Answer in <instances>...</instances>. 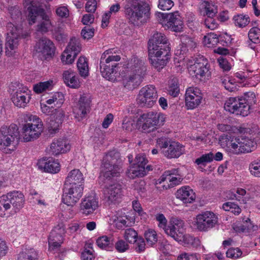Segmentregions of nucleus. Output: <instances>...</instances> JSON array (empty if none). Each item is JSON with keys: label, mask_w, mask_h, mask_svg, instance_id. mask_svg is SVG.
Listing matches in <instances>:
<instances>
[{"label": "nucleus", "mask_w": 260, "mask_h": 260, "mask_svg": "<svg viewBox=\"0 0 260 260\" xmlns=\"http://www.w3.org/2000/svg\"><path fill=\"white\" fill-rule=\"evenodd\" d=\"M146 71L144 61L137 56H133L120 70L122 85L128 89L136 88L142 82Z\"/></svg>", "instance_id": "f257e3e1"}, {"label": "nucleus", "mask_w": 260, "mask_h": 260, "mask_svg": "<svg viewBox=\"0 0 260 260\" xmlns=\"http://www.w3.org/2000/svg\"><path fill=\"white\" fill-rule=\"evenodd\" d=\"M124 9L126 19L135 25L144 24L150 18V7L145 0H131Z\"/></svg>", "instance_id": "f03ea898"}, {"label": "nucleus", "mask_w": 260, "mask_h": 260, "mask_svg": "<svg viewBox=\"0 0 260 260\" xmlns=\"http://www.w3.org/2000/svg\"><path fill=\"white\" fill-rule=\"evenodd\" d=\"M256 96L252 91L245 93L242 98L231 97L225 103L224 109L233 114L247 116L251 106L256 103Z\"/></svg>", "instance_id": "7ed1b4c3"}, {"label": "nucleus", "mask_w": 260, "mask_h": 260, "mask_svg": "<svg viewBox=\"0 0 260 260\" xmlns=\"http://www.w3.org/2000/svg\"><path fill=\"white\" fill-rule=\"evenodd\" d=\"M27 19L30 25L36 23L37 18L40 16L42 19L37 25L36 30L42 34H46L52 30L53 24L49 16L46 14L45 10L40 6L31 3L27 9Z\"/></svg>", "instance_id": "20e7f679"}, {"label": "nucleus", "mask_w": 260, "mask_h": 260, "mask_svg": "<svg viewBox=\"0 0 260 260\" xmlns=\"http://www.w3.org/2000/svg\"><path fill=\"white\" fill-rule=\"evenodd\" d=\"M18 128L15 124L3 126L0 130V150L11 153L16 148L18 142Z\"/></svg>", "instance_id": "39448f33"}, {"label": "nucleus", "mask_w": 260, "mask_h": 260, "mask_svg": "<svg viewBox=\"0 0 260 260\" xmlns=\"http://www.w3.org/2000/svg\"><path fill=\"white\" fill-rule=\"evenodd\" d=\"M150 63L158 70L166 65L170 59V47L169 45H148Z\"/></svg>", "instance_id": "423d86ee"}, {"label": "nucleus", "mask_w": 260, "mask_h": 260, "mask_svg": "<svg viewBox=\"0 0 260 260\" xmlns=\"http://www.w3.org/2000/svg\"><path fill=\"white\" fill-rule=\"evenodd\" d=\"M23 118L25 122L22 127L24 141L29 142L39 138L43 130L41 119L29 113L24 114Z\"/></svg>", "instance_id": "0eeeda50"}, {"label": "nucleus", "mask_w": 260, "mask_h": 260, "mask_svg": "<svg viewBox=\"0 0 260 260\" xmlns=\"http://www.w3.org/2000/svg\"><path fill=\"white\" fill-rule=\"evenodd\" d=\"M121 159L120 154L115 151L108 153L103 159L102 172L106 178L117 177L121 172Z\"/></svg>", "instance_id": "6e6552de"}, {"label": "nucleus", "mask_w": 260, "mask_h": 260, "mask_svg": "<svg viewBox=\"0 0 260 260\" xmlns=\"http://www.w3.org/2000/svg\"><path fill=\"white\" fill-rule=\"evenodd\" d=\"M9 93L12 102L18 108L26 107L31 99L30 91L28 88L19 83H12L9 87Z\"/></svg>", "instance_id": "1a4fd4ad"}, {"label": "nucleus", "mask_w": 260, "mask_h": 260, "mask_svg": "<svg viewBox=\"0 0 260 260\" xmlns=\"http://www.w3.org/2000/svg\"><path fill=\"white\" fill-rule=\"evenodd\" d=\"M139 120L142 124V131L145 133H149L154 131L157 126L163 125L166 121V117L161 113L150 111L141 115Z\"/></svg>", "instance_id": "9d476101"}, {"label": "nucleus", "mask_w": 260, "mask_h": 260, "mask_svg": "<svg viewBox=\"0 0 260 260\" xmlns=\"http://www.w3.org/2000/svg\"><path fill=\"white\" fill-rule=\"evenodd\" d=\"M7 27L11 28L9 32H8V37L5 44L6 53L9 56H12L17 48L19 39L25 38L28 36V33L23 32L22 28L12 23L8 24Z\"/></svg>", "instance_id": "9b49d317"}, {"label": "nucleus", "mask_w": 260, "mask_h": 260, "mask_svg": "<svg viewBox=\"0 0 260 260\" xmlns=\"http://www.w3.org/2000/svg\"><path fill=\"white\" fill-rule=\"evenodd\" d=\"M156 145L161 153L168 158H178L185 152L184 146L178 142L171 141L166 137L157 139Z\"/></svg>", "instance_id": "f8f14e48"}, {"label": "nucleus", "mask_w": 260, "mask_h": 260, "mask_svg": "<svg viewBox=\"0 0 260 260\" xmlns=\"http://www.w3.org/2000/svg\"><path fill=\"white\" fill-rule=\"evenodd\" d=\"M157 21L164 26L174 31H180L183 22L178 12L172 13H158L156 14Z\"/></svg>", "instance_id": "ddd939ff"}, {"label": "nucleus", "mask_w": 260, "mask_h": 260, "mask_svg": "<svg viewBox=\"0 0 260 260\" xmlns=\"http://www.w3.org/2000/svg\"><path fill=\"white\" fill-rule=\"evenodd\" d=\"M157 98L155 87L152 85H148L140 89L137 101L140 106L149 108L153 106Z\"/></svg>", "instance_id": "4468645a"}, {"label": "nucleus", "mask_w": 260, "mask_h": 260, "mask_svg": "<svg viewBox=\"0 0 260 260\" xmlns=\"http://www.w3.org/2000/svg\"><path fill=\"white\" fill-rule=\"evenodd\" d=\"M210 65L206 58L201 56L197 58L194 63L188 68L190 76L202 80L203 78L208 77L210 75Z\"/></svg>", "instance_id": "2eb2a0df"}, {"label": "nucleus", "mask_w": 260, "mask_h": 260, "mask_svg": "<svg viewBox=\"0 0 260 260\" xmlns=\"http://www.w3.org/2000/svg\"><path fill=\"white\" fill-rule=\"evenodd\" d=\"M83 189V185H64L63 203L68 206H73L82 196Z\"/></svg>", "instance_id": "dca6fc26"}, {"label": "nucleus", "mask_w": 260, "mask_h": 260, "mask_svg": "<svg viewBox=\"0 0 260 260\" xmlns=\"http://www.w3.org/2000/svg\"><path fill=\"white\" fill-rule=\"evenodd\" d=\"M196 226L200 231H208L218 223L217 216L211 211H205L196 217Z\"/></svg>", "instance_id": "f3484780"}, {"label": "nucleus", "mask_w": 260, "mask_h": 260, "mask_svg": "<svg viewBox=\"0 0 260 260\" xmlns=\"http://www.w3.org/2000/svg\"><path fill=\"white\" fill-rule=\"evenodd\" d=\"M185 233L184 223L183 220L177 218H172L169 222L165 233L175 240L180 242Z\"/></svg>", "instance_id": "a211bd4d"}, {"label": "nucleus", "mask_w": 260, "mask_h": 260, "mask_svg": "<svg viewBox=\"0 0 260 260\" xmlns=\"http://www.w3.org/2000/svg\"><path fill=\"white\" fill-rule=\"evenodd\" d=\"M122 196V189L119 184H112L104 189V200L109 206L119 203Z\"/></svg>", "instance_id": "6ab92c4d"}, {"label": "nucleus", "mask_w": 260, "mask_h": 260, "mask_svg": "<svg viewBox=\"0 0 260 260\" xmlns=\"http://www.w3.org/2000/svg\"><path fill=\"white\" fill-rule=\"evenodd\" d=\"M203 99L201 90L195 87H189L185 93V104L188 109H193L198 106Z\"/></svg>", "instance_id": "aec40b11"}, {"label": "nucleus", "mask_w": 260, "mask_h": 260, "mask_svg": "<svg viewBox=\"0 0 260 260\" xmlns=\"http://www.w3.org/2000/svg\"><path fill=\"white\" fill-rule=\"evenodd\" d=\"M90 103L91 101L88 97L85 95L80 96L78 103L73 108L74 117L78 121L82 120L89 112Z\"/></svg>", "instance_id": "412c9836"}, {"label": "nucleus", "mask_w": 260, "mask_h": 260, "mask_svg": "<svg viewBox=\"0 0 260 260\" xmlns=\"http://www.w3.org/2000/svg\"><path fill=\"white\" fill-rule=\"evenodd\" d=\"M99 198L94 194L85 196L80 204V211L85 215L92 214L99 207Z\"/></svg>", "instance_id": "4be33fe9"}, {"label": "nucleus", "mask_w": 260, "mask_h": 260, "mask_svg": "<svg viewBox=\"0 0 260 260\" xmlns=\"http://www.w3.org/2000/svg\"><path fill=\"white\" fill-rule=\"evenodd\" d=\"M36 51L44 59L51 57L55 51L53 42L46 38H42L39 40L35 46Z\"/></svg>", "instance_id": "5701e85b"}, {"label": "nucleus", "mask_w": 260, "mask_h": 260, "mask_svg": "<svg viewBox=\"0 0 260 260\" xmlns=\"http://www.w3.org/2000/svg\"><path fill=\"white\" fill-rule=\"evenodd\" d=\"M112 53V50H106L102 55L100 60V71L103 77L110 80L112 78V75L116 73V63H107L104 58L107 55Z\"/></svg>", "instance_id": "b1692460"}, {"label": "nucleus", "mask_w": 260, "mask_h": 260, "mask_svg": "<svg viewBox=\"0 0 260 260\" xmlns=\"http://www.w3.org/2000/svg\"><path fill=\"white\" fill-rule=\"evenodd\" d=\"M238 137H231L228 136H222L219 142L221 146L225 148L229 152L234 154L242 153L240 148V142L238 140Z\"/></svg>", "instance_id": "393cba45"}, {"label": "nucleus", "mask_w": 260, "mask_h": 260, "mask_svg": "<svg viewBox=\"0 0 260 260\" xmlns=\"http://www.w3.org/2000/svg\"><path fill=\"white\" fill-rule=\"evenodd\" d=\"M38 166L40 170L45 172L55 174L60 170V165L52 157H44L39 160Z\"/></svg>", "instance_id": "a878e982"}, {"label": "nucleus", "mask_w": 260, "mask_h": 260, "mask_svg": "<svg viewBox=\"0 0 260 260\" xmlns=\"http://www.w3.org/2000/svg\"><path fill=\"white\" fill-rule=\"evenodd\" d=\"M5 196L10 205H12L14 212H17L22 208L25 200L24 195L20 191H13Z\"/></svg>", "instance_id": "bb28decb"}, {"label": "nucleus", "mask_w": 260, "mask_h": 260, "mask_svg": "<svg viewBox=\"0 0 260 260\" xmlns=\"http://www.w3.org/2000/svg\"><path fill=\"white\" fill-rule=\"evenodd\" d=\"M176 198L184 203H191L196 199L193 190L188 186H184L178 189L176 193Z\"/></svg>", "instance_id": "cd10ccee"}, {"label": "nucleus", "mask_w": 260, "mask_h": 260, "mask_svg": "<svg viewBox=\"0 0 260 260\" xmlns=\"http://www.w3.org/2000/svg\"><path fill=\"white\" fill-rule=\"evenodd\" d=\"M70 149V145L67 140L59 139L53 142L50 146V152L52 155H57L67 152Z\"/></svg>", "instance_id": "c85d7f7f"}, {"label": "nucleus", "mask_w": 260, "mask_h": 260, "mask_svg": "<svg viewBox=\"0 0 260 260\" xmlns=\"http://www.w3.org/2000/svg\"><path fill=\"white\" fill-rule=\"evenodd\" d=\"M84 179L81 172L79 169L71 171L67 176L64 185H84Z\"/></svg>", "instance_id": "c756f323"}, {"label": "nucleus", "mask_w": 260, "mask_h": 260, "mask_svg": "<svg viewBox=\"0 0 260 260\" xmlns=\"http://www.w3.org/2000/svg\"><path fill=\"white\" fill-rule=\"evenodd\" d=\"M63 79L67 86L72 88H78L80 86L78 77L71 70L66 71L63 73Z\"/></svg>", "instance_id": "7c9ffc66"}, {"label": "nucleus", "mask_w": 260, "mask_h": 260, "mask_svg": "<svg viewBox=\"0 0 260 260\" xmlns=\"http://www.w3.org/2000/svg\"><path fill=\"white\" fill-rule=\"evenodd\" d=\"M200 6V12L204 16L215 17L218 12L217 6L212 2L205 1Z\"/></svg>", "instance_id": "2f4dec72"}, {"label": "nucleus", "mask_w": 260, "mask_h": 260, "mask_svg": "<svg viewBox=\"0 0 260 260\" xmlns=\"http://www.w3.org/2000/svg\"><path fill=\"white\" fill-rule=\"evenodd\" d=\"M240 148L242 153H248L253 151L256 147V143L252 139L246 137H238Z\"/></svg>", "instance_id": "473e14b6"}, {"label": "nucleus", "mask_w": 260, "mask_h": 260, "mask_svg": "<svg viewBox=\"0 0 260 260\" xmlns=\"http://www.w3.org/2000/svg\"><path fill=\"white\" fill-rule=\"evenodd\" d=\"M128 177L134 179L136 177H142L146 175L145 167H139L134 164L131 165L126 171Z\"/></svg>", "instance_id": "72a5a7b5"}, {"label": "nucleus", "mask_w": 260, "mask_h": 260, "mask_svg": "<svg viewBox=\"0 0 260 260\" xmlns=\"http://www.w3.org/2000/svg\"><path fill=\"white\" fill-rule=\"evenodd\" d=\"M155 44L158 45H170L166 36L158 32H155L149 39L148 45Z\"/></svg>", "instance_id": "f704fd0d"}, {"label": "nucleus", "mask_w": 260, "mask_h": 260, "mask_svg": "<svg viewBox=\"0 0 260 260\" xmlns=\"http://www.w3.org/2000/svg\"><path fill=\"white\" fill-rule=\"evenodd\" d=\"M168 92L173 97H177L180 92L179 80L176 77H171L169 81Z\"/></svg>", "instance_id": "c9c22d12"}, {"label": "nucleus", "mask_w": 260, "mask_h": 260, "mask_svg": "<svg viewBox=\"0 0 260 260\" xmlns=\"http://www.w3.org/2000/svg\"><path fill=\"white\" fill-rule=\"evenodd\" d=\"M38 253L33 248L26 249L20 252L17 256V260H36Z\"/></svg>", "instance_id": "e433bc0d"}, {"label": "nucleus", "mask_w": 260, "mask_h": 260, "mask_svg": "<svg viewBox=\"0 0 260 260\" xmlns=\"http://www.w3.org/2000/svg\"><path fill=\"white\" fill-rule=\"evenodd\" d=\"M77 68L81 76L86 77L89 74V68L87 58L80 57L77 61Z\"/></svg>", "instance_id": "4c0bfd02"}, {"label": "nucleus", "mask_w": 260, "mask_h": 260, "mask_svg": "<svg viewBox=\"0 0 260 260\" xmlns=\"http://www.w3.org/2000/svg\"><path fill=\"white\" fill-rule=\"evenodd\" d=\"M114 225L118 230L123 229L125 228L131 226V221L127 215H118L113 220Z\"/></svg>", "instance_id": "58836bf2"}, {"label": "nucleus", "mask_w": 260, "mask_h": 260, "mask_svg": "<svg viewBox=\"0 0 260 260\" xmlns=\"http://www.w3.org/2000/svg\"><path fill=\"white\" fill-rule=\"evenodd\" d=\"M233 20L236 26L243 28L250 22V18L247 15L237 14L233 18Z\"/></svg>", "instance_id": "ea45409f"}, {"label": "nucleus", "mask_w": 260, "mask_h": 260, "mask_svg": "<svg viewBox=\"0 0 260 260\" xmlns=\"http://www.w3.org/2000/svg\"><path fill=\"white\" fill-rule=\"evenodd\" d=\"M65 233L64 228L61 225H57L50 232L48 239H56L63 241V236Z\"/></svg>", "instance_id": "a19ab883"}, {"label": "nucleus", "mask_w": 260, "mask_h": 260, "mask_svg": "<svg viewBox=\"0 0 260 260\" xmlns=\"http://www.w3.org/2000/svg\"><path fill=\"white\" fill-rule=\"evenodd\" d=\"M53 86V81L51 80L40 82L34 85L33 89L36 93H41L47 89H51Z\"/></svg>", "instance_id": "79ce46f5"}, {"label": "nucleus", "mask_w": 260, "mask_h": 260, "mask_svg": "<svg viewBox=\"0 0 260 260\" xmlns=\"http://www.w3.org/2000/svg\"><path fill=\"white\" fill-rule=\"evenodd\" d=\"M64 101V95L61 92L55 93L50 99L47 100L46 103L48 105L54 104L55 106L59 108Z\"/></svg>", "instance_id": "37998d69"}, {"label": "nucleus", "mask_w": 260, "mask_h": 260, "mask_svg": "<svg viewBox=\"0 0 260 260\" xmlns=\"http://www.w3.org/2000/svg\"><path fill=\"white\" fill-rule=\"evenodd\" d=\"M9 13L14 23L16 24L17 22L21 21V11L18 6H12L8 8Z\"/></svg>", "instance_id": "c03bdc74"}, {"label": "nucleus", "mask_w": 260, "mask_h": 260, "mask_svg": "<svg viewBox=\"0 0 260 260\" xmlns=\"http://www.w3.org/2000/svg\"><path fill=\"white\" fill-rule=\"evenodd\" d=\"M172 173H170L169 172H165V174H163L160 178L158 180V183L159 184H161L162 182H164V181H166L167 182L168 181H169L171 182L170 184L173 187L174 185H176L177 184H178L180 182V179L177 177H173L171 176Z\"/></svg>", "instance_id": "a18cd8bd"}, {"label": "nucleus", "mask_w": 260, "mask_h": 260, "mask_svg": "<svg viewBox=\"0 0 260 260\" xmlns=\"http://www.w3.org/2000/svg\"><path fill=\"white\" fill-rule=\"evenodd\" d=\"M66 49L77 55L81 50V44L79 39L76 38H72L70 40Z\"/></svg>", "instance_id": "49530a36"}, {"label": "nucleus", "mask_w": 260, "mask_h": 260, "mask_svg": "<svg viewBox=\"0 0 260 260\" xmlns=\"http://www.w3.org/2000/svg\"><path fill=\"white\" fill-rule=\"evenodd\" d=\"M6 198L5 195L0 198V216L3 217L9 213V211L11 208V206Z\"/></svg>", "instance_id": "de8ad7c7"}, {"label": "nucleus", "mask_w": 260, "mask_h": 260, "mask_svg": "<svg viewBox=\"0 0 260 260\" xmlns=\"http://www.w3.org/2000/svg\"><path fill=\"white\" fill-rule=\"evenodd\" d=\"M249 170L252 176L260 178V158L254 160L249 164Z\"/></svg>", "instance_id": "09e8293b"}, {"label": "nucleus", "mask_w": 260, "mask_h": 260, "mask_svg": "<svg viewBox=\"0 0 260 260\" xmlns=\"http://www.w3.org/2000/svg\"><path fill=\"white\" fill-rule=\"evenodd\" d=\"M144 236L147 244L150 246L155 244L158 240L156 232L152 229L146 230L145 232Z\"/></svg>", "instance_id": "8fccbe9b"}, {"label": "nucleus", "mask_w": 260, "mask_h": 260, "mask_svg": "<svg viewBox=\"0 0 260 260\" xmlns=\"http://www.w3.org/2000/svg\"><path fill=\"white\" fill-rule=\"evenodd\" d=\"M204 42L207 47H212L219 42V38L217 37V35L211 33L204 37Z\"/></svg>", "instance_id": "3c124183"}, {"label": "nucleus", "mask_w": 260, "mask_h": 260, "mask_svg": "<svg viewBox=\"0 0 260 260\" xmlns=\"http://www.w3.org/2000/svg\"><path fill=\"white\" fill-rule=\"evenodd\" d=\"M77 54L66 49L61 56L62 62L65 64H70L73 63L74 61Z\"/></svg>", "instance_id": "603ef678"}, {"label": "nucleus", "mask_w": 260, "mask_h": 260, "mask_svg": "<svg viewBox=\"0 0 260 260\" xmlns=\"http://www.w3.org/2000/svg\"><path fill=\"white\" fill-rule=\"evenodd\" d=\"M248 38L253 43L260 42V29L257 27H253L248 32Z\"/></svg>", "instance_id": "864d4df0"}, {"label": "nucleus", "mask_w": 260, "mask_h": 260, "mask_svg": "<svg viewBox=\"0 0 260 260\" xmlns=\"http://www.w3.org/2000/svg\"><path fill=\"white\" fill-rule=\"evenodd\" d=\"M124 239L130 243H134L139 238L137 232L133 229L125 230L124 235Z\"/></svg>", "instance_id": "5fc2aeb1"}, {"label": "nucleus", "mask_w": 260, "mask_h": 260, "mask_svg": "<svg viewBox=\"0 0 260 260\" xmlns=\"http://www.w3.org/2000/svg\"><path fill=\"white\" fill-rule=\"evenodd\" d=\"M213 160V153L210 152L203 154L201 157L195 160V163L198 165H202L205 167L207 163L210 162Z\"/></svg>", "instance_id": "6e6d98bb"}, {"label": "nucleus", "mask_w": 260, "mask_h": 260, "mask_svg": "<svg viewBox=\"0 0 260 260\" xmlns=\"http://www.w3.org/2000/svg\"><path fill=\"white\" fill-rule=\"evenodd\" d=\"M52 31L54 37L58 42L63 41L67 38V35L65 34L63 28L60 26L56 27Z\"/></svg>", "instance_id": "4d7b16f0"}, {"label": "nucleus", "mask_w": 260, "mask_h": 260, "mask_svg": "<svg viewBox=\"0 0 260 260\" xmlns=\"http://www.w3.org/2000/svg\"><path fill=\"white\" fill-rule=\"evenodd\" d=\"M55 14L60 18H67L69 16L70 11L67 6H59L56 8Z\"/></svg>", "instance_id": "13d9d810"}, {"label": "nucleus", "mask_w": 260, "mask_h": 260, "mask_svg": "<svg viewBox=\"0 0 260 260\" xmlns=\"http://www.w3.org/2000/svg\"><path fill=\"white\" fill-rule=\"evenodd\" d=\"M242 254V252L239 248H231L226 252L228 257L234 259L240 257Z\"/></svg>", "instance_id": "bf43d9fd"}, {"label": "nucleus", "mask_w": 260, "mask_h": 260, "mask_svg": "<svg viewBox=\"0 0 260 260\" xmlns=\"http://www.w3.org/2000/svg\"><path fill=\"white\" fill-rule=\"evenodd\" d=\"M222 84L224 88L229 91H233L236 89L235 82L229 77H226L222 79Z\"/></svg>", "instance_id": "052dcab7"}, {"label": "nucleus", "mask_w": 260, "mask_h": 260, "mask_svg": "<svg viewBox=\"0 0 260 260\" xmlns=\"http://www.w3.org/2000/svg\"><path fill=\"white\" fill-rule=\"evenodd\" d=\"M96 243L97 245L102 249H106L111 244L110 239L106 236L99 238Z\"/></svg>", "instance_id": "680f3d73"}, {"label": "nucleus", "mask_w": 260, "mask_h": 260, "mask_svg": "<svg viewBox=\"0 0 260 260\" xmlns=\"http://www.w3.org/2000/svg\"><path fill=\"white\" fill-rule=\"evenodd\" d=\"M172 0H158V7L160 9L166 11L170 10L174 6Z\"/></svg>", "instance_id": "e2e57ef3"}, {"label": "nucleus", "mask_w": 260, "mask_h": 260, "mask_svg": "<svg viewBox=\"0 0 260 260\" xmlns=\"http://www.w3.org/2000/svg\"><path fill=\"white\" fill-rule=\"evenodd\" d=\"M155 219L156 221L158 222V227L162 229L165 231L168 225H167V220L164 215L162 213L157 214L155 215Z\"/></svg>", "instance_id": "0e129e2a"}, {"label": "nucleus", "mask_w": 260, "mask_h": 260, "mask_svg": "<svg viewBox=\"0 0 260 260\" xmlns=\"http://www.w3.org/2000/svg\"><path fill=\"white\" fill-rule=\"evenodd\" d=\"M65 114L64 112L62 109H55L53 116L51 118L53 120L58 122V123L62 124Z\"/></svg>", "instance_id": "69168bd1"}, {"label": "nucleus", "mask_w": 260, "mask_h": 260, "mask_svg": "<svg viewBox=\"0 0 260 260\" xmlns=\"http://www.w3.org/2000/svg\"><path fill=\"white\" fill-rule=\"evenodd\" d=\"M61 124L51 118L48 123V129L50 134H54L58 131Z\"/></svg>", "instance_id": "338daca9"}, {"label": "nucleus", "mask_w": 260, "mask_h": 260, "mask_svg": "<svg viewBox=\"0 0 260 260\" xmlns=\"http://www.w3.org/2000/svg\"><path fill=\"white\" fill-rule=\"evenodd\" d=\"M147 162L148 160L146 156L144 154H139L136 156L134 164L139 167H145V165Z\"/></svg>", "instance_id": "774afa93"}]
</instances>
